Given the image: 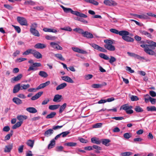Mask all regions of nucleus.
Returning <instances> with one entry per match:
<instances>
[{"mask_svg":"<svg viewBox=\"0 0 156 156\" xmlns=\"http://www.w3.org/2000/svg\"><path fill=\"white\" fill-rule=\"evenodd\" d=\"M104 42L106 44L104 45L105 48L110 51H114L115 48L114 46L112 45L113 42L111 40H105Z\"/></svg>","mask_w":156,"mask_h":156,"instance_id":"obj_1","label":"nucleus"},{"mask_svg":"<svg viewBox=\"0 0 156 156\" xmlns=\"http://www.w3.org/2000/svg\"><path fill=\"white\" fill-rule=\"evenodd\" d=\"M123 35L122 36V39L124 41L128 42H133L134 41V39L128 36L129 35V33L126 30H123Z\"/></svg>","mask_w":156,"mask_h":156,"instance_id":"obj_2","label":"nucleus"},{"mask_svg":"<svg viewBox=\"0 0 156 156\" xmlns=\"http://www.w3.org/2000/svg\"><path fill=\"white\" fill-rule=\"evenodd\" d=\"M149 46H147L146 44H143L140 45V46L144 48V51L147 54L150 55H155V52L153 50L151 49Z\"/></svg>","mask_w":156,"mask_h":156,"instance_id":"obj_3","label":"nucleus"},{"mask_svg":"<svg viewBox=\"0 0 156 156\" xmlns=\"http://www.w3.org/2000/svg\"><path fill=\"white\" fill-rule=\"evenodd\" d=\"M133 108L132 106L129 105L128 104H126L121 106L120 109H122L126 111L128 114H131L133 113V111L131 109Z\"/></svg>","mask_w":156,"mask_h":156,"instance_id":"obj_4","label":"nucleus"},{"mask_svg":"<svg viewBox=\"0 0 156 156\" xmlns=\"http://www.w3.org/2000/svg\"><path fill=\"white\" fill-rule=\"evenodd\" d=\"M17 20L18 22L22 26L28 25L27 22V20L24 17L18 16L17 17Z\"/></svg>","mask_w":156,"mask_h":156,"instance_id":"obj_5","label":"nucleus"},{"mask_svg":"<svg viewBox=\"0 0 156 156\" xmlns=\"http://www.w3.org/2000/svg\"><path fill=\"white\" fill-rule=\"evenodd\" d=\"M103 3L106 5L109 6H115L117 5V3L112 0H105Z\"/></svg>","mask_w":156,"mask_h":156,"instance_id":"obj_6","label":"nucleus"},{"mask_svg":"<svg viewBox=\"0 0 156 156\" xmlns=\"http://www.w3.org/2000/svg\"><path fill=\"white\" fill-rule=\"evenodd\" d=\"M51 46L53 48L57 50H62V48L58 44L54 42H51L50 44Z\"/></svg>","mask_w":156,"mask_h":156,"instance_id":"obj_7","label":"nucleus"},{"mask_svg":"<svg viewBox=\"0 0 156 156\" xmlns=\"http://www.w3.org/2000/svg\"><path fill=\"white\" fill-rule=\"evenodd\" d=\"M61 7L63 9L64 11L66 13L71 12L74 15L76 11H73L71 9L69 8H67L61 5Z\"/></svg>","mask_w":156,"mask_h":156,"instance_id":"obj_8","label":"nucleus"},{"mask_svg":"<svg viewBox=\"0 0 156 156\" xmlns=\"http://www.w3.org/2000/svg\"><path fill=\"white\" fill-rule=\"evenodd\" d=\"M30 31L31 34L35 36L39 37L40 36L38 31L35 28H30Z\"/></svg>","mask_w":156,"mask_h":156,"instance_id":"obj_9","label":"nucleus"},{"mask_svg":"<svg viewBox=\"0 0 156 156\" xmlns=\"http://www.w3.org/2000/svg\"><path fill=\"white\" fill-rule=\"evenodd\" d=\"M72 50L75 52H78L82 54H87V52L83 49H80L78 48L73 47Z\"/></svg>","mask_w":156,"mask_h":156,"instance_id":"obj_10","label":"nucleus"},{"mask_svg":"<svg viewBox=\"0 0 156 156\" xmlns=\"http://www.w3.org/2000/svg\"><path fill=\"white\" fill-rule=\"evenodd\" d=\"M32 54L37 58H40L42 57V55L39 52L36 51L35 50L33 49V53H32Z\"/></svg>","mask_w":156,"mask_h":156,"instance_id":"obj_11","label":"nucleus"},{"mask_svg":"<svg viewBox=\"0 0 156 156\" xmlns=\"http://www.w3.org/2000/svg\"><path fill=\"white\" fill-rule=\"evenodd\" d=\"M62 79L68 83H74V81L69 77L67 76H63L61 77Z\"/></svg>","mask_w":156,"mask_h":156,"instance_id":"obj_12","label":"nucleus"},{"mask_svg":"<svg viewBox=\"0 0 156 156\" xmlns=\"http://www.w3.org/2000/svg\"><path fill=\"white\" fill-rule=\"evenodd\" d=\"M110 31L112 33H114L115 34H119L120 35H123V30L119 31L113 28L110 29Z\"/></svg>","mask_w":156,"mask_h":156,"instance_id":"obj_13","label":"nucleus"},{"mask_svg":"<svg viewBox=\"0 0 156 156\" xmlns=\"http://www.w3.org/2000/svg\"><path fill=\"white\" fill-rule=\"evenodd\" d=\"M34 47L36 48L43 49L46 48V45L45 44L38 43L36 44Z\"/></svg>","mask_w":156,"mask_h":156,"instance_id":"obj_14","label":"nucleus"},{"mask_svg":"<svg viewBox=\"0 0 156 156\" xmlns=\"http://www.w3.org/2000/svg\"><path fill=\"white\" fill-rule=\"evenodd\" d=\"M50 82L49 81H48L45 83L40 84L37 88V89H39L44 88L47 86H48L50 84Z\"/></svg>","mask_w":156,"mask_h":156,"instance_id":"obj_15","label":"nucleus"},{"mask_svg":"<svg viewBox=\"0 0 156 156\" xmlns=\"http://www.w3.org/2000/svg\"><path fill=\"white\" fill-rule=\"evenodd\" d=\"M54 131L53 129H49L46 130L44 133V135L46 137H48L53 133Z\"/></svg>","mask_w":156,"mask_h":156,"instance_id":"obj_16","label":"nucleus"},{"mask_svg":"<svg viewBox=\"0 0 156 156\" xmlns=\"http://www.w3.org/2000/svg\"><path fill=\"white\" fill-rule=\"evenodd\" d=\"M20 90H21L20 84L18 83L14 86L13 92V93H16L18 92Z\"/></svg>","mask_w":156,"mask_h":156,"instance_id":"obj_17","label":"nucleus"},{"mask_svg":"<svg viewBox=\"0 0 156 156\" xmlns=\"http://www.w3.org/2000/svg\"><path fill=\"white\" fill-rule=\"evenodd\" d=\"M91 142L97 144H100L101 143V140L98 138L96 137H93L91 139Z\"/></svg>","mask_w":156,"mask_h":156,"instance_id":"obj_18","label":"nucleus"},{"mask_svg":"<svg viewBox=\"0 0 156 156\" xmlns=\"http://www.w3.org/2000/svg\"><path fill=\"white\" fill-rule=\"evenodd\" d=\"M43 30L45 32H52L56 33L57 32V31L55 29L48 28H44L43 29Z\"/></svg>","mask_w":156,"mask_h":156,"instance_id":"obj_19","label":"nucleus"},{"mask_svg":"<svg viewBox=\"0 0 156 156\" xmlns=\"http://www.w3.org/2000/svg\"><path fill=\"white\" fill-rule=\"evenodd\" d=\"M83 35V37L89 38H92L93 37V34L87 31L84 32Z\"/></svg>","mask_w":156,"mask_h":156,"instance_id":"obj_20","label":"nucleus"},{"mask_svg":"<svg viewBox=\"0 0 156 156\" xmlns=\"http://www.w3.org/2000/svg\"><path fill=\"white\" fill-rule=\"evenodd\" d=\"M12 101L16 104L19 105L22 103V101L17 98L15 97L12 99Z\"/></svg>","mask_w":156,"mask_h":156,"instance_id":"obj_21","label":"nucleus"},{"mask_svg":"<svg viewBox=\"0 0 156 156\" xmlns=\"http://www.w3.org/2000/svg\"><path fill=\"white\" fill-rule=\"evenodd\" d=\"M106 85V83H104L102 84H94L91 85V87L94 88H101L103 86Z\"/></svg>","mask_w":156,"mask_h":156,"instance_id":"obj_22","label":"nucleus"},{"mask_svg":"<svg viewBox=\"0 0 156 156\" xmlns=\"http://www.w3.org/2000/svg\"><path fill=\"white\" fill-rule=\"evenodd\" d=\"M34 143V140H29L26 142V144L31 148L33 147Z\"/></svg>","mask_w":156,"mask_h":156,"instance_id":"obj_23","label":"nucleus"},{"mask_svg":"<svg viewBox=\"0 0 156 156\" xmlns=\"http://www.w3.org/2000/svg\"><path fill=\"white\" fill-rule=\"evenodd\" d=\"M26 110L30 113H35L37 112V109L34 107H29L26 108Z\"/></svg>","mask_w":156,"mask_h":156,"instance_id":"obj_24","label":"nucleus"},{"mask_svg":"<svg viewBox=\"0 0 156 156\" xmlns=\"http://www.w3.org/2000/svg\"><path fill=\"white\" fill-rule=\"evenodd\" d=\"M67 84L65 83H62L58 85L56 88V90H58L64 88L67 86Z\"/></svg>","mask_w":156,"mask_h":156,"instance_id":"obj_25","label":"nucleus"},{"mask_svg":"<svg viewBox=\"0 0 156 156\" xmlns=\"http://www.w3.org/2000/svg\"><path fill=\"white\" fill-rule=\"evenodd\" d=\"M43 92H40L36 94L34 96H33L31 99L32 100H35L39 98L43 94Z\"/></svg>","mask_w":156,"mask_h":156,"instance_id":"obj_26","label":"nucleus"},{"mask_svg":"<svg viewBox=\"0 0 156 156\" xmlns=\"http://www.w3.org/2000/svg\"><path fill=\"white\" fill-rule=\"evenodd\" d=\"M140 32L142 35H146L149 38H152L151 35L148 32L145 31V30H140Z\"/></svg>","mask_w":156,"mask_h":156,"instance_id":"obj_27","label":"nucleus"},{"mask_svg":"<svg viewBox=\"0 0 156 156\" xmlns=\"http://www.w3.org/2000/svg\"><path fill=\"white\" fill-rule=\"evenodd\" d=\"M12 148V145H9L5 146L4 149L5 152H9L10 151Z\"/></svg>","mask_w":156,"mask_h":156,"instance_id":"obj_28","label":"nucleus"},{"mask_svg":"<svg viewBox=\"0 0 156 156\" xmlns=\"http://www.w3.org/2000/svg\"><path fill=\"white\" fill-rule=\"evenodd\" d=\"M17 118L20 121V122H23V120L26 119L27 118V116L26 115H20L17 116Z\"/></svg>","mask_w":156,"mask_h":156,"instance_id":"obj_29","label":"nucleus"},{"mask_svg":"<svg viewBox=\"0 0 156 156\" xmlns=\"http://www.w3.org/2000/svg\"><path fill=\"white\" fill-rule=\"evenodd\" d=\"M74 15L82 18H86L87 17V15L77 11H76Z\"/></svg>","mask_w":156,"mask_h":156,"instance_id":"obj_30","label":"nucleus"},{"mask_svg":"<svg viewBox=\"0 0 156 156\" xmlns=\"http://www.w3.org/2000/svg\"><path fill=\"white\" fill-rule=\"evenodd\" d=\"M62 96L59 94H56L54 96L53 101L54 102H59L60 100H59L62 98Z\"/></svg>","mask_w":156,"mask_h":156,"instance_id":"obj_31","label":"nucleus"},{"mask_svg":"<svg viewBox=\"0 0 156 156\" xmlns=\"http://www.w3.org/2000/svg\"><path fill=\"white\" fill-rule=\"evenodd\" d=\"M60 106L59 105H50L49 106V109L51 110H55L58 108Z\"/></svg>","mask_w":156,"mask_h":156,"instance_id":"obj_32","label":"nucleus"},{"mask_svg":"<svg viewBox=\"0 0 156 156\" xmlns=\"http://www.w3.org/2000/svg\"><path fill=\"white\" fill-rule=\"evenodd\" d=\"M147 43L149 44H146L147 46H149L148 47L151 48L152 47H156V42L151 41H150Z\"/></svg>","mask_w":156,"mask_h":156,"instance_id":"obj_33","label":"nucleus"},{"mask_svg":"<svg viewBox=\"0 0 156 156\" xmlns=\"http://www.w3.org/2000/svg\"><path fill=\"white\" fill-rule=\"evenodd\" d=\"M24 4L33 5H35V2L31 0H26L24 3Z\"/></svg>","mask_w":156,"mask_h":156,"instance_id":"obj_34","label":"nucleus"},{"mask_svg":"<svg viewBox=\"0 0 156 156\" xmlns=\"http://www.w3.org/2000/svg\"><path fill=\"white\" fill-rule=\"evenodd\" d=\"M56 113L55 112H51L50 114L47 115L46 118L47 119L53 118L56 115Z\"/></svg>","mask_w":156,"mask_h":156,"instance_id":"obj_35","label":"nucleus"},{"mask_svg":"<svg viewBox=\"0 0 156 156\" xmlns=\"http://www.w3.org/2000/svg\"><path fill=\"white\" fill-rule=\"evenodd\" d=\"M77 143L75 142H68L65 144L66 146L70 147H75Z\"/></svg>","mask_w":156,"mask_h":156,"instance_id":"obj_36","label":"nucleus"},{"mask_svg":"<svg viewBox=\"0 0 156 156\" xmlns=\"http://www.w3.org/2000/svg\"><path fill=\"white\" fill-rule=\"evenodd\" d=\"M39 75L42 77L46 78L48 76L47 73L44 71H40L39 73Z\"/></svg>","mask_w":156,"mask_h":156,"instance_id":"obj_37","label":"nucleus"},{"mask_svg":"<svg viewBox=\"0 0 156 156\" xmlns=\"http://www.w3.org/2000/svg\"><path fill=\"white\" fill-rule=\"evenodd\" d=\"M22 123V122H17L16 124L14 125L12 127V129H15L20 127Z\"/></svg>","mask_w":156,"mask_h":156,"instance_id":"obj_38","label":"nucleus"},{"mask_svg":"<svg viewBox=\"0 0 156 156\" xmlns=\"http://www.w3.org/2000/svg\"><path fill=\"white\" fill-rule=\"evenodd\" d=\"M33 51V49H27L25 51H24L23 53V55H29L30 54H32Z\"/></svg>","mask_w":156,"mask_h":156,"instance_id":"obj_39","label":"nucleus"},{"mask_svg":"<svg viewBox=\"0 0 156 156\" xmlns=\"http://www.w3.org/2000/svg\"><path fill=\"white\" fill-rule=\"evenodd\" d=\"M45 38L47 40H54L56 39L57 37L55 36L51 35H47L45 37Z\"/></svg>","mask_w":156,"mask_h":156,"instance_id":"obj_40","label":"nucleus"},{"mask_svg":"<svg viewBox=\"0 0 156 156\" xmlns=\"http://www.w3.org/2000/svg\"><path fill=\"white\" fill-rule=\"evenodd\" d=\"M30 87V85L29 84H27L26 85L22 84L20 85L21 90H26L28 88Z\"/></svg>","mask_w":156,"mask_h":156,"instance_id":"obj_41","label":"nucleus"},{"mask_svg":"<svg viewBox=\"0 0 156 156\" xmlns=\"http://www.w3.org/2000/svg\"><path fill=\"white\" fill-rule=\"evenodd\" d=\"M66 104L65 103L60 107L59 112L60 113H62L66 107Z\"/></svg>","mask_w":156,"mask_h":156,"instance_id":"obj_42","label":"nucleus"},{"mask_svg":"<svg viewBox=\"0 0 156 156\" xmlns=\"http://www.w3.org/2000/svg\"><path fill=\"white\" fill-rule=\"evenodd\" d=\"M144 99L145 102L146 103H147L150 101L151 98V97L149 96L148 94H147L144 95Z\"/></svg>","mask_w":156,"mask_h":156,"instance_id":"obj_43","label":"nucleus"},{"mask_svg":"<svg viewBox=\"0 0 156 156\" xmlns=\"http://www.w3.org/2000/svg\"><path fill=\"white\" fill-rule=\"evenodd\" d=\"M99 56L105 60H108L109 59V57L103 53H100Z\"/></svg>","mask_w":156,"mask_h":156,"instance_id":"obj_44","label":"nucleus"},{"mask_svg":"<svg viewBox=\"0 0 156 156\" xmlns=\"http://www.w3.org/2000/svg\"><path fill=\"white\" fill-rule=\"evenodd\" d=\"M55 144V141L54 140H52L50 143L48 144V149L52 148Z\"/></svg>","mask_w":156,"mask_h":156,"instance_id":"obj_45","label":"nucleus"},{"mask_svg":"<svg viewBox=\"0 0 156 156\" xmlns=\"http://www.w3.org/2000/svg\"><path fill=\"white\" fill-rule=\"evenodd\" d=\"M147 110L148 111H156V107L154 106H148L147 107Z\"/></svg>","mask_w":156,"mask_h":156,"instance_id":"obj_46","label":"nucleus"},{"mask_svg":"<svg viewBox=\"0 0 156 156\" xmlns=\"http://www.w3.org/2000/svg\"><path fill=\"white\" fill-rule=\"evenodd\" d=\"M135 110L138 112H143V109L140 106H136L134 108Z\"/></svg>","mask_w":156,"mask_h":156,"instance_id":"obj_47","label":"nucleus"},{"mask_svg":"<svg viewBox=\"0 0 156 156\" xmlns=\"http://www.w3.org/2000/svg\"><path fill=\"white\" fill-rule=\"evenodd\" d=\"M101 142L103 144L105 145L106 146H108L107 144L110 142V140L108 139H102L101 140Z\"/></svg>","mask_w":156,"mask_h":156,"instance_id":"obj_48","label":"nucleus"},{"mask_svg":"<svg viewBox=\"0 0 156 156\" xmlns=\"http://www.w3.org/2000/svg\"><path fill=\"white\" fill-rule=\"evenodd\" d=\"M73 30L78 33H79L81 34L82 35H83L84 32V31L82 29L77 28H76L74 29Z\"/></svg>","mask_w":156,"mask_h":156,"instance_id":"obj_49","label":"nucleus"},{"mask_svg":"<svg viewBox=\"0 0 156 156\" xmlns=\"http://www.w3.org/2000/svg\"><path fill=\"white\" fill-rule=\"evenodd\" d=\"M55 56L61 60H65V59L63 57L62 55L61 54H55Z\"/></svg>","mask_w":156,"mask_h":156,"instance_id":"obj_50","label":"nucleus"},{"mask_svg":"<svg viewBox=\"0 0 156 156\" xmlns=\"http://www.w3.org/2000/svg\"><path fill=\"white\" fill-rule=\"evenodd\" d=\"M22 75L21 74H19L16 76L15 77L13 78V80L14 81H17L20 80L22 78Z\"/></svg>","mask_w":156,"mask_h":156,"instance_id":"obj_51","label":"nucleus"},{"mask_svg":"<svg viewBox=\"0 0 156 156\" xmlns=\"http://www.w3.org/2000/svg\"><path fill=\"white\" fill-rule=\"evenodd\" d=\"M131 134L130 133H126L123 134V136L126 139H129L131 136Z\"/></svg>","mask_w":156,"mask_h":156,"instance_id":"obj_52","label":"nucleus"},{"mask_svg":"<svg viewBox=\"0 0 156 156\" xmlns=\"http://www.w3.org/2000/svg\"><path fill=\"white\" fill-rule=\"evenodd\" d=\"M102 124L101 123H96L93 126V128H101L102 127Z\"/></svg>","mask_w":156,"mask_h":156,"instance_id":"obj_53","label":"nucleus"},{"mask_svg":"<svg viewBox=\"0 0 156 156\" xmlns=\"http://www.w3.org/2000/svg\"><path fill=\"white\" fill-rule=\"evenodd\" d=\"M88 3L92 4L95 5H98L99 4V3L95 0H89Z\"/></svg>","mask_w":156,"mask_h":156,"instance_id":"obj_54","label":"nucleus"},{"mask_svg":"<svg viewBox=\"0 0 156 156\" xmlns=\"http://www.w3.org/2000/svg\"><path fill=\"white\" fill-rule=\"evenodd\" d=\"M132 154V153L130 152H126L121 153V155L122 156H129Z\"/></svg>","mask_w":156,"mask_h":156,"instance_id":"obj_55","label":"nucleus"},{"mask_svg":"<svg viewBox=\"0 0 156 156\" xmlns=\"http://www.w3.org/2000/svg\"><path fill=\"white\" fill-rule=\"evenodd\" d=\"M130 99L131 101H138L139 99L137 96L132 95L130 98Z\"/></svg>","mask_w":156,"mask_h":156,"instance_id":"obj_56","label":"nucleus"},{"mask_svg":"<svg viewBox=\"0 0 156 156\" xmlns=\"http://www.w3.org/2000/svg\"><path fill=\"white\" fill-rule=\"evenodd\" d=\"M116 60V59L114 57L112 56H110V58L109 59V62L111 63L112 64L113 62H115Z\"/></svg>","mask_w":156,"mask_h":156,"instance_id":"obj_57","label":"nucleus"},{"mask_svg":"<svg viewBox=\"0 0 156 156\" xmlns=\"http://www.w3.org/2000/svg\"><path fill=\"white\" fill-rule=\"evenodd\" d=\"M27 59L25 58H20L17 59L16 60V62H21L27 60Z\"/></svg>","mask_w":156,"mask_h":156,"instance_id":"obj_58","label":"nucleus"},{"mask_svg":"<svg viewBox=\"0 0 156 156\" xmlns=\"http://www.w3.org/2000/svg\"><path fill=\"white\" fill-rule=\"evenodd\" d=\"M76 20H78V21H80L83 22L84 23H88L87 21L84 20L83 19L80 18H79L77 17L76 19Z\"/></svg>","mask_w":156,"mask_h":156,"instance_id":"obj_59","label":"nucleus"},{"mask_svg":"<svg viewBox=\"0 0 156 156\" xmlns=\"http://www.w3.org/2000/svg\"><path fill=\"white\" fill-rule=\"evenodd\" d=\"M70 133V132L69 131H66L65 132H63L61 133V135H62V137H65L67 135L69 134Z\"/></svg>","mask_w":156,"mask_h":156,"instance_id":"obj_60","label":"nucleus"},{"mask_svg":"<svg viewBox=\"0 0 156 156\" xmlns=\"http://www.w3.org/2000/svg\"><path fill=\"white\" fill-rule=\"evenodd\" d=\"M137 17L140 19H146L148 17L147 15L143 14L141 15H138Z\"/></svg>","mask_w":156,"mask_h":156,"instance_id":"obj_61","label":"nucleus"},{"mask_svg":"<svg viewBox=\"0 0 156 156\" xmlns=\"http://www.w3.org/2000/svg\"><path fill=\"white\" fill-rule=\"evenodd\" d=\"M93 77V75L91 74H88L84 76L85 79L86 80H88L91 79Z\"/></svg>","mask_w":156,"mask_h":156,"instance_id":"obj_62","label":"nucleus"},{"mask_svg":"<svg viewBox=\"0 0 156 156\" xmlns=\"http://www.w3.org/2000/svg\"><path fill=\"white\" fill-rule=\"evenodd\" d=\"M34 9L37 10H41L44 9V8L43 6H36L33 8Z\"/></svg>","mask_w":156,"mask_h":156,"instance_id":"obj_63","label":"nucleus"},{"mask_svg":"<svg viewBox=\"0 0 156 156\" xmlns=\"http://www.w3.org/2000/svg\"><path fill=\"white\" fill-rule=\"evenodd\" d=\"M97 50L100 51L104 52H106L107 51L105 49V48L102 47H101L99 46H98Z\"/></svg>","mask_w":156,"mask_h":156,"instance_id":"obj_64","label":"nucleus"}]
</instances>
